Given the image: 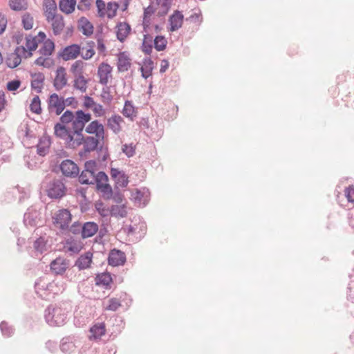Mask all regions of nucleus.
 Returning a JSON list of instances; mask_svg holds the SVG:
<instances>
[{
    "mask_svg": "<svg viewBox=\"0 0 354 354\" xmlns=\"http://www.w3.org/2000/svg\"><path fill=\"white\" fill-rule=\"evenodd\" d=\"M95 151L97 153L99 161L105 162L109 157V149L107 146L104 145V140L101 141Z\"/></svg>",
    "mask_w": 354,
    "mask_h": 354,
    "instance_id": "473e14b6",
    "label": "nucleus"
},
{
    "mask_svg": "<svg viewBox=\"0 0 354 354\" xmlns=\"http://www.w3.org/2000/svg\"><path fill=\"white\" fill-rule=\"evenodd\" d=\"M81 53V46L78 44H72L61 49L57 54V58H62L64 61L76 59Z\"/></svg>",
    "mask_w": 354,
    "mask_h": 354,
    "instance_id": "20e7f679",
    "label": "nucleus"
},
{
    "mask_svg": "<svg viewBox=\"0 0 354 354\" xmlns=\"http://www.w3.org/2000/svg\"><path fill=\"white\" fill-rule=\"evenodd\" d=\"M30 76L32 77H34L35 76H37V78L35 79V80H32L31 81V88H35V84H43L44 80H45V76H44V74L41 72H39L37 73H30Z\"/></svg>",
    "mask_w": 354,
    "mask_h": 354,
    "instance_id": "8fccbe9b",
    "label": "nucleus"
},
{
    "mask_svg": "<svg viewBox=\"0 0 354 354\" xmlns=\"http://www.w3.org/2000/svg\"><path fill=\"white\" fill-rule=\"evenodd\" d=\"M184 15L181 11L176 10L169 17L167 30L170 32H175L180 28L183 24Z\"/></svg>",
    "mask_w": 354,
    "mask_h": 354,
    "instance_id": "6e6552de",
    "label": "nucleus"
},
{
    "mask_svg": "<svg viewBox=\"0 0 354 354\" xmlns=\"http://www.w3.org/2000/svg\"><path fill=\"white\" fill-rule=\"evenodd\" d=\"M110 174L111 178L115 181L114 189H118L119 187H127L129 177L123 171H120L117 168H111Z\"/></svg>",
    "mask_w": 354,
    "mask_h": 354,
    "instance_id": "1a4fd4ad",
    "label": "nucleus"
},
{
    "mask_svg": "<svg viewBox=\"0 0 354 354\" xmlns=\"http://www.w3.org/2000/svg\"><path fill=\"white\" fill-rule=\"evenodd\" d=\"M18 131L24 136L23 139L36 140L37 138L35 133L29 129L27 123L21 124Z\"/></svg>",
    "mask_w": 354,
    "mask_h": 354,
    "instance_id": "e433bc0d",
    "label": "nucleus"
},
{
    "mask_svg": "<svg viewBox=\"0 0 354 354\" xmlns=\"http://www.w3.org/2000/svg\"><path fill=\"white\" fill-rule=\"evenodd\" d=\"M66 245L68 251L73 254H78L83 248L82 243L80 241L77 242L73 237L66 239Z\"/></svg>",
    "mask_w": 354,
    "mask_h": 354,
    "instance_id": "2f4dec72",
    "label": "nucleus"
},
{
    "mask_svg": "<svg viewBox=\"0 0 354 354\" xmlns=\"http://www.w3.org/2000/svg\"><path fill=\"white\" fill-rule=\"evenodd\" d=\"M85 131L89 134H95L94 137L101 138L102 141L104 140V127L98 120L92 121L86 127Z\"/></svg>",
    "mask_w": 354,
    "mask_h": 354,
    "instance_id": "2eb2a0df",
    "label": "nucleus"
},
{
    "mask_svg": "<svg viewBox=\"0 0 354 354\" xmlns=\"http://www.w3.org/2000/svg\"><path fill=\"white\" fill-rule=\"evenodd\" d=\"M33 247L36 252L42 254L46 251V241L44 237L40 236L34 241Z\"/></svg>",
    "mask_w": 354,
    "mask_h": 354,
    "instance_id": "79ce46f5",
    "label": "nucleus"
},
{
    "mask_svg": "<svg viewBox=\"0 0 354 354\" xmlns=\"http://www.w3.org/2000/svg\"><path fill=\"white\" fill-rule=\"evenodd\" d=\"M95 104V102L94 101L93 97L88 95H85L84 97L83 106L84 109H92Z\"/></svg>",
    "mask_w": 354,
    "mask_h": 354,
    "instance_id": "338daca9",
    "label": "nucleus"
},
{
    "mask_svg": "<svg viewBox=\"0 0 354 354\" xmlns=\"http://www.w3.org/2000/svg\"><path fill=\"white\" fill-rule=\"evenodd\" d=\"M9 6L14 11L25 10L28 8L26 0H10Z\"/></svg>",
    "mask_w": 354,
    "mask_h": 354,
    "instance_id": "c9c22d12",
    "label": "nucleus"
},
{
    "mask_svg": "<svg viewBox=\"0 0 354 354\" xmlns=\"http://www.w3.org/2000/svg\"><path fill=\"white\" fill-rule=\"evenodd\" d=\"M97 166L95 160H89L84 163V171L90 174L91 176H95V169Z\"/></svg>",
    "mask_w": 354,
    "mask_h": 354,
    "instance_id": "3c124183",
    "label": "nucleus"
},
{
    "mask_svg": "<svg viewBox=\"0 0 354 354\" xmlns=\"http://www.w3.org/2000/svg\"><path fill=\"white\" fill-rule=\"evenodd\" d=\"M117 27L118 28L115 32L117 39L123 43L127 36L131 34V26L128 22L120 21L117 24Z\"/></svg>",
    "mask_w": 354,
    "mask_h": 354,
    "instance_id": "6ab92c4d",
    "label": "nucleus"
},
{
    "mask_svg": "<svg viewBox=\"0 0 354 354\" xmlns=\"http://www.w3.org/2000/svg\"><path fill=\"white\" fill-rule=\"evenodd\" d=\"M122 151L128 158L133 157L136 153V146L132 143L124 144L122 145Z\"/></svg>",
    "mask_w": 354,
    "mask_h": 354,
    "instance_id": "864d4df0",
    "label": "nucleus"
},
{
    "mask_svg": "<svg viewBox=\"0 0 354 354\" xmlns=\"http://www.w3.org/2000/svg\"><path fill=\"white\" fill-rule=\"evenodd\" d=\"M101 141V138L94 136H86L82 138L81 142L82 145H83V150L79 152V155L82 157L87 153L94 151L97 149V145L100 144Z\"/></svg>",
    "mask_w": 354,
    "mask_h": 354,
    "instance_id": "423d86ee",
    "label": "nucleus"
},
{
    "mask_svg": "<svg viewBox=\"0 0 354 354\" xmlns=\"http://www.w3.org/2000/svg\"><path fill=\"white\" fill-rule=\"evenodd\" d=\"M75 120L72 124L84 127L91 120L90 112H74Z\"/></svg>",
    "mask_w": 354,
    "mask_h": 354,
    "instance_id": "cd10ccee",
    "label": "nucleus"
},
{
    "mask_svg": "<svg viewBox=\"0 0 354 354\" xmlns=\"http://www.w3.org/2000/svg\"><path fill=\"white\" fill-rule=\"evenodd\" d=\"M48 109H55V111H64V97L54 93L49 95L48 100Z\"/></svg>",
    "mask_w": 354,
    "mask_h": 354,
    "instance_id": "f3484780",
    "label": "nucleus"
},
{
    "mask_svg": "<svg viewBox=\"0 0 354 354\" xmlns=\"http://www.w3.org/2000/svg\"><path fill=\"white\" fill-rule=\"evenodd\" d=\"M59 347L60 350L66 354H70L75 348V346L70 337H63L61 340Z\"/></svg>",
    "mask_w": 354,
    "mask_h": 354,
    "instance_id": "7c9ffc66",
    "label": "nucleus"
},
{
    "mask_svg": "<svg viewBox=\"0 0 354 354\" xmlns=\"http://www.w3.org/2000/svg\"><path fill=\"white\" fill-rule=\"evenodd\" d=\"M44 6L46 7V12H48L49 16L57 11V3L55 0H44Z\"/></svg>",
    "mask_w": 354,
    "mask_h": 354,
    "instance_id": "09e8293b",
    "label": "nucleus"
},
{
    "mask_svg": "<svg viewBox=\"0 0 354 354\" xmlns=\"http://www.w3.org/2000/svg\"><path fill=\"white\" fill-rule=\"evenodd\" d=\"M59 168L64 176L75 178L79 175V167L72 160L66 159L63 160L59 165Z\"/></svg>",
    "mask_w": 354,
    "mask_h": 354,
    "instance_id": "39448f33",
    "label": "nucleus"
},
{
    "mask_svg": "<svg viewBox=\"0 0 354 354\" xmlns=\"http://www.w3.org/2000/svg\"><path fill=\"white\" fill-rule=\"evenodd\" d=\"M77 28L82 31L86 37H91L94 30V26L92 23L85 17H81L77 21Z\"/></svg>",
    "mask_w": 354,
    "mask_h": 354,
    "instance_id": "aec40b11",
    "label": "nucleus"
},
{
    "mask_svg": "<svg viewBox=\"0 0 354 354\" xmlns=\"http://www.w3.org/2000/svg\"><path fill=\"white\" fill-rule=\"evenodd\" d=\"M76 0H59V9L66 15L73 13L75 10Z\"/></svg>",
    "mask_w": 354,
    "mask_h": 354,
    "instance_id": "393cba45",
    "label": "nucleus"
},
{
    "mask_svg": "<svg viewBox=\"0 0 354 354\" xmlns=\"http://www.w3.org/2000/svg\"><path fill=\"white\" fill-rule=\"evenodd\" d=\"M110 214L111 216H120L122 218L126 217L127 215V212L125 209V205H122L121 206H118L117 205H113L110 209Z\"/></svg>",
    "mask_w": 354,
    "mask_h": 354,
    "instance_id": "4c0bfd02",
    "label": "nucleus"
},
{
    "mask_svg": "<svg viewBox=\"0 0 354 354\" xmlns=\"http://www.w3.org/2000/svg\"><path fill=\"white\" fill-rule=\"evenodd\" d=\"M96 189L102 193V197L104 200H110L113 196V189L109 183H97Z\"/></svg>",
    "mask_w": 354,
    "mask_h": 354,
    "instance_id": "c756f323",
    "label": "nucleus"
},
{
    "mask_svg": "<svg viewBox=\"0 0 354 354\" xmlns=\"http://www.w3.org/2000/svg\"><path fill=\"white\" fill-rule=\"evenodd\" d=\"M97 15L100 18L104 17L106 15V3L103 0H95Z\"/></svg>",
    "mask_w": 354,
    "mask_h": 354,
    "instance_id": "603ef678",
    "label": "nucleus"
},
{
    "mask_svg": "<svg viewBox=\"0 0 354 354\" xmlns=\"http://www.w3.org/2000/svg\"><path fill=\"white\" fill-rule=\"evenodd\" d=\"M40 213L33 207H30L27 209L24 215V223L25 225L35 227L38 223Z\"/></svg>",
    "mask_w": 354,
    "mask_h": 354,
    "instance_id": "4468645a",
    "label": "nucleus"
},
{
    "mask_svg": "<svg viewBox=\"0 0 354 354\" xmlns=\"http://www.w3.org/2000/svg\"><path fill=\"white\" fill-rule=\"evenodd\" d=\"M30 111H42L41 100L38 95H35L30 104Z\"/></svg>",
    "mask_w": 354,
    "mask_h": 354,
    "instance_id": "bf43d9fd",
    "label": "nucleus"
},
{
    "mask_svg": "<svg viewBox=\"0 0 354 354\" xmlns=\"http://www.w3.org/2000/svg\"><path fill=\"white\" fill-rule=\"evenodd\" d=\"M46 322L50 326H60L65 324L67 313L65 309L50 305L44 311Z\"/></svg>",
    "mask_w": 354,
    "mask_h": 354,
    "instance_id": "f257e3e1",
    "label": "nucleus"
},
{
    "mask_svg": "<svg viewBox=\"0 0 354 354\" xmlns=\"http://www.w3.org/2000/svg\"><path fill=\"white\" fill-rule=\"evenodd\" d=\"M68 266L69 260L62 257L56 258L50 264V270L55 275H62Z\"/></svg>",
    "mask_w": 354,
    "mask_h": 354,
    "instance_id": "9d476101",
    "label": "nucleus"
},
{
    "mask_svg": "<svg viewBox=\"0 0 354 354\" xmlns=\"http://www.w3.org/2000/svg\"><path fill=\"white\" fill-rule=\"evenodd\" d=\"M55 49V44L53 40L47 39L46 41L43 43V46L39 48L38 52L44 56L51 55Z\"/></svg>",
    "mask_w": 354,
    "mask_h": 354,
    "instance_id": "c85d7f7f",
    "label": "nucleus"
},
{
    "mask_svg": "<svg viewBox=\"0 0 354 354\" xmlns=\"http://www.w3.org/2000/svg\"><path fill=\"white\" fill-rule=\"evenodd\" d=\"M171 2L172 0H162V2L161 3L162 10L158 12V16L159 17H164L168 13L171 6Z\"/></svg>",
    "mask_w": 354,
    "mask_h": 354,
    "instance_id": "5fc2aeb1",
    "label": "nucleus"
},
{
    "mask_svg": "<svg viewBox=\"0 0 354 354\" xmlns=\"http://www.w3.org/2000/svg\"><path fill=\"white\" fill-rule=\"evenodd\" d=\"M127 53L122 51L118 55L117 67L119 72H126L131 66V59Z\"/></svg>",
    "mask_w": 354,
    "mask_h": 354,
    "instance_id": "412c9836",
    "label": "nucleus"
},
{
    "mask_svg": "<svg viewBox=\"0 0 354 354\" xmlns=\"http://www.w3.org/2000/svg\"><path fill=\"white\" fill-rule=\"evenodd\" d=\"M64 109L66 106H71L72 109H77L78 106V102L75 97H69L66 99L64 98Z\"/></svg>",
    "mask_w": 354,
    "mask_h": 354,
    "instance_id": "e2e57ef3",
    "label": "nucleus"
},
{
    "mask_svg": "<svg viewBox=\"0 0 354 354\" xmlns=\"http://www.w3.org/2000/svg\"><path fill=\"white\" fill-rule=\"evenodd\" d=\"M121 306L120 301L116 298H111L109 301V305L106 307V310L116 311Z\"/></svg>",
    "mask_w": 354,
    "mask_h": 354,
    "instance_id": "680f3d73",
    "label": "nucleus"
},
{
    "mask_svg": "<svg viewBox=\"0 0 354 354\" xmlns=\"http://www.w3.org/2000/svg\"><path fill=\"white\" fill-rule=\"evenodd\" d=\"M123 122V119L118 115H113L107 120V126L115 133H118L121 131L120 123Z\"/></svg>",
    "mask_w": 354,
    "mask_h": 354,
    "instance_id": "bb28decb",
    "label": "nucleus"
},
{
    "mask_svg": "<svg viewBox=\"0 0 354 354\" xmlns=\"http://www.w3.org/2000/svg\"><path fill=\"white\" fill-rule=\"evenodd\" d=\"M100 97H101V100L104 104H109L113 100V96L110 93V87H109V86H107V85H106L102 88Z\"/></svg>",
    "mask_w": 354,
    "mask_h": 354,
    "instance_id": "de8ad7c7",
    "label": "nucleus"
},
{
    "mask_svg": "<svg viewBox=\"0 0 354 354\" xmlns=\"http://www.w3.org/2000/svg\"><path fill=\"white\" fill-rule=\"evenodd\" d=\"M90 332L95 337H100L106 333V326L104 322L94 324L91 328Z\"/></svg>",
    "mask_w": 354,
    "mask_h": 354,
    "instance_id": "72a5a7b5",
    "label": "nucleus"
},
{
    "mask_svg": "<svg viewBox=\"0 0 354 354\" xmlns=\"http://www.w3.org/2000/svg\"><path fill=\"white\" fill-rule=\"evenodd\" d=\"M21 82L19 79L10 80L6 84V88L9 91H15L21 86Z\"/></svg>",
    "mask_w": 354,
    "mask_h": 354,
    "instance_id": "052dcab7",
    "label": "nucleus"
},
{
    "mask_svg": "<svg viewBox=\"0 0 354 354\" xmlns=\"http://www.w3.org/2000/svg\"><path fill=\"white\" fill-rule=\"evenodd\" d=\"M112 70V67L106 62H102L100 64L97 69L100 84L104 86L107 85L109 79L111 77Z\"/></svg>",
    "mask_w": 354,
    "mask_h": 354,
    "instance_id": "ddd939ff",
    "label": "nucleus"
},
{
    "mask_svg": "<svg viewBox=\"0 0 354 354\" xmlns=\"http://www.w3.org/2000/svg\"><path fill=\"white\" fill-rule=\"evenodd\" d=\"M120 7V4L117 1H109L107 3V17L112 19L117 15L118 9Z\"/></svg>",
    "mask_w": 354,
    "mask_h": 354,
    "instance_id": "37998d69",
    "label": "nucleus"
},
{
    "mask_svg": "<svg viewBox=\"0 0 354 354\" xmlns=\"http://www.w3.org/2000/svg\"><path fill=\"white\" fill-rule=\"evenodd\" d=\"M104 203L100 200L97 201L95 204V207L98 214L102 216L106 217L108 216L109 209L103 207Z\"/></svg>",
    "mask_w": 354,
    "mask_h": 354,
    "instance_id": "6e6d98bb",
    "label": "nucleus"
},
{
    "mask_svg": "<svg viewBox=\"0 0 354 354\" xmlns=\"http://www.w3.org/2000/svg\"><path fill=\"white\" fill-rule=\"evenodd\" d=\"M127 261L126 254L120 250L113 248L110 250L107 259L108 264L109 266L115 267L123 266Z\"/></svg>",
    "mask_w": 354,
    "mask_h": 354,
    "instance_id": "0eeeda50",
    "label": "nucleus"
},
{
    "mask_svg": "<svg viewBox=\"0 0 354 354\" xmlns=\"http://www.w3.org/2000/svg\"><path fill=\"white\" fill-rule=\"evenodd\" d=\"M67 85L66 69L64 66H59L56 71V76L53 82V86L56 91H59Z\"/></svg>",
    "mask_w": 354,
    "mask_h": 354,
    "instance_id": "dca6fc26",
    "label": "nucleus"
},
{
    "mask_svg": "<svg viewBox=\"0 0 354 354\" xmlns=\"http://www.w3.org/2000/svg\"><path fill=\"white\" fill-rule=\"evenodd\" d=\"M75 134L71 129L67 133L66 136L63 139L65 140V147L68 149H75L77 147L82 145L81 140L82 138L78 139L77 137L74 138Z\"/></svg>",
    "mask_w": 354,
    "mask_h": 354,
    "instance_id": "a878e982",
    "label": "nucleus"
},
{
    "mask_svg": "<svg viewBox=\"0 0 354 354\" xmlns=\"http://www.w3.org/2000/svg\"><path fill=\"white\" fill-rule=\"evenodd\" d=\"M34 64L35 65H37L39 66L50 68L53 65H54L55 62L53 59L44 58L43 57H39L38 58H37L35 60Z\"/></svg>",
    "mask_w": 354,
    "mask_h": 354,
    "instance_id": "c03bdc74",
    "label": "nucleus"
},
{
    "mask_svg": "<svg viewBox=\"0 0 354 354\" xmlns=\"http://www.w3.org/2000/svg\"><path fill=\"white\" fill-rule=\"evenodd\" d=\"M50 146V139L49 137H41L35 144L37 153L40 156H45L49 151Z\"/></svg>",
    "mask_w": 354,
    "mask_h": 354,
    "instance_id": "b1692460",
    "label": "nucleus"
},
{
    "mask_svg": "<svg viewBox=\"0 0 354 354\" xmlns=\"http://www.w3.org/2000/svg\"><path fill=\"white\" fill-rule=\"evenodd\" d=\"M154 48L157 51H163L167 46V40L164 35H156L153 39Z\"/></svg>",
    "mask_w": 354,
    "mask_h": 354,
    "instance_id": "f704fd0d",
    "label": "nucleus"
},
{
    "mask_svg": "<svg viewBox=\"0 0 354 354\" xmlns=\"http://www.w3.org/2000/svg\"><path fill=\"white\" fill-rule=\"evenodd\" d=\"M26 45L27 48L30 51H35L37 50L39 43L37 41L36 37H32L31 35L26 37Z\"/></svg>",
    "mask_w": 354,
    "mask_h": 354,
    "instance_id": "a18cd8bd",
    "label": "nucleus"
},
{
    "mask_svg": "<svg viewBox=\"0 0 354 354\" xmlns=\"http://www.w3.org/2000/svg\"><path fill=\"white\" fill-rule=\"evenodd\" d=\"M66 187L59 179H54L49 182L46 188L47 196L52 199H60L65 196Z\"/></svg>",
    "mask_w": 354,
    "mask_h": 354,
    "instance_id": "7ed1b4c3",
    "label": "nucleus"
},
{
    "mask_svg": "<svg viewBox=\"0 0 354 354\" xmlns=\"http://www.w3.org/2000/svg\"><path fill=\"white\" fill-rule=\"evenodd\" d=\"M153 48H154V44L146 42L145 40H142L140 50L146 55H151L152 53Z\"/></svg>",
    "mask_w": 354,
    "mask_h": 354,
    "instance_id": "4d7b16f0",
    "label": "nucleus"
},
{
    "mask_svg": "<svg viewBox=\"0 0 354 354\" xmlns=\"http://www.w3.org/2000/svg\"><path fill=\"white\" fill-rule=\"evenodd\" d=\"M88 172L83 170L82 173L79 175V181L82 185H93L94 184L93 181H90L88 177Z\"/></svg>",
    "mask_w": 354,
    "mask_h": 354,
    "instance_id": "69168bd1",
    "label": "nucleus"
},
{
    "mask_svg": "<svg viewBox=\"0 0 354 354\" xmlns=\"http://www.w3.org/2000/svg\"><path fill=\"white\" fill-rule=\"evenodd\" d=\"M84 65V62L80 59L75 61L71 68V71L75 76L78 75L74 81V88L77 90H80L82 93H84L86 91V84L88 82V80L82 75Z\"/></svg>",
    "mask_w": 354,
    "mask_h": 354,
    "instance_id": "f03ea898",
    "label": "nucleus"
},
{
    "mask_svg": "<svg viewBox=\"0 0 354 354\" xmlns=\"http://www.w3.org/2000/svg\"><path fill=\"white\" fill-rule=\"evenodd\" d=\"M54 130H55V134L56 136H57L62 139H64L66 136L67 133L69 132V131L71 129L67 128L65 126V124H63L61 123H57L55 125Z\"/></svg>",
    "mask_w": 354,
    "mask_h": 354,
    "instance_id": "ea45409f",
    "label": "nucleus"
},
{
    "mask_svg": "<svg viewBox=\"0 0 354 354\" xmlns=\"http://www.w3.org/2000/svg\"><path fill=\"white\" fill-rule=\"evenodd\" d=\"M72 126H73L72 132L76 136V137L78 139L84 138V136L82 134V131H83L84 127L79 126V125L74 124H72Z\"/></svg>",
    "mask_w": 354,
    "mask_h": 354,
    "instance_id": "774afa93",
    "label": "nucleus"
},
{
    "mask_svg": "<svg viewBox=\"0 0 354 354\" xmlns=\"http://www.w3.org/2000/svg\"><path fill=\"white\" fill-rule=\"evenodd\" d=\"M53 219L55 220L54 223L60 224L59 227L62 230H66L71 221V214L69 210L62 209L59 211L55 217H53Z\"/></svg>",
    "mask_w": 354,
    "mask_h": 354,
    "instance_id": "f8f14e48",
    "label": "nucleus"
},
{
    "mask_svg": "<svg viewBox=\"0 0 354 354\" xmlns=\"http://www.w3.org/2000/svg\"><path fill=\"white\" fill-rule=\"evenodd\" d=\"M46 20L48 21H53L52 28L55 35H59L65 26L64 17L62 15L56 14L55 12L50 16L47 15Z\"/></svg>",
    "mask_w": 354,
    "mask_h": 354,
    "instance_id": "9b49d317",
    "label": "nucleus"
},
{
    "mask_svg": "<svg viewBox=\"0 0 354 354\" xmlns=\"http://www.w3.org/2000/svg\"><path fill=\"white\" fill-rule=\"evenodd\" d=\"M93 177L94 183H95L96 185H97V183H102V181L107 182L109 180L107 174L103 171H99L97 174Z\"/></svg>",
    "mask_w": 354,
    "mask_h": 354,
    "instance_id": "0e129e2a",
    "label": "nucleus"
},
{
    "mask_svg": "<svg viewBox=\"0 0 354 354\" xmlns=\"http://www.w3.org/2000/svg\"><path fill=\"white\" fill-rule=\"evenodd\" d=\"M93 253L86 252L84 254L80 256L75 262V266L78 268L80 270H84L91 267L92 263Z\"/></svg>",
    "mask_w": 354,
    "mask_h": 354,
    "instance_id": "5701e85b",
    "label": "nucleus"
},
{
    "mask_svg": "<svg viewBox=\"0 0 354 354\" xmlns=\"http://www.w3.org/2000/svg\"><path fill=\"white\" fill-rule=\"evenodd\" d=\"M74 120V112H64V113L60 117V120L63 124H68L71 122L73 123Z\"/></svg>",
    "mask_w": 354,
    "mask_h": 354,
    "instance_id": "13d9d810",
    "label": "nucleus"
},
{
    "mask_svg": "<svg viewBox=\"0 0 354 354\" xmlns=\"http://www.w3.org/2000/svg\"><path fill=\"white\" fill-rule=\"evenodd\" d=\"M344 194L348 203L354 205V185H350L344 189Z\"/></svg>",
    "mask_w": 354,
    "mask_h": 354,
    "instance_id": "49530a36",
    "label": "nucleus"
},
{
    "mask_svg": "<svg viewBox=\"0 0 354 354\" xmlns=\"http://www.w3.org/2000/svg\"><path fill=\"white\" fill-rule=\"evenodd\" d=\"M95 285L97 286H103L106 290L111 288L113 278L111 274L109 272L98 273L95 277Z\"/></svg>",
    "mask_w": 354,
    "mask_h": 354,
    "instance_id": "a211bd4d",
    "label": "nucleus"
},
{
    "mask_svg": "<svg viewBox=\"0 0 354 354\" xmlns=\"http://www.w3.org/2000/svg\"><path fill=\"white\" fill-rule=\"evenodd\" d=\"M0 330L4 337H10L15 333L13 326H10L8 322L3 321L0 323Z\"/></svg>",
    "mask_w": 354,
    "mask_h": 354,
    "instance_id": "a19ab883",
    "label": "nucleus"
},
{
    "mask_svg": "<svg viewBox=\"0 0 354 354\" xmlns=\"http://www.w3.org/2000/svg\"><path fill=\"white\" fill-rule=\"evenodd\" d=\"M34 19L29 12H26L21 17V25L26 30H31L33 27Z\"/></svg>",
    "mask_w": 354,
    "mask_h": 354,
    "instance_id": "58836bf2",
    "label": "nucleus"
},
{
    "mask_svg": "<svg viewBox=\"0 0 354 354\" xmlns=\"http://www.w3.org/2000/svg\"><path fill=\"white\" fill-rule=\"evenodd\" d=\"M98 225L92 221L86 222L82 226L81 235L82 239L93 236L98 231Z\"/></svg>",
    "mask_w": 354,
    "mask_h": 354,
    "instance_id": "4be33fe9",
    "label": "nucleus"
}]
</instances>
